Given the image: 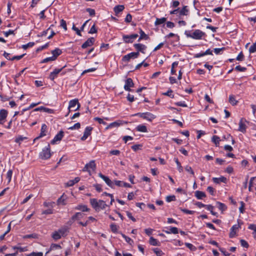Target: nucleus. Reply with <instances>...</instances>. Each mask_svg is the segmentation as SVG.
Wrapping results in <instances>:
<instances>
[{
    "label": "nucleus",
    "instance_id": "nucleus-1",
    "mask_svg": "<svg viewBox=\"0 0 256 256\" xmlns=\"http://www.w3.org/2000/svg\"><path fill=\"white\" fill-rule=\"evenodd\" d=\"M184 34L188 38H191L196 40H202L206 36L205 32L198 29L194 30H186L184 32Z\"/></svg>",
    "mask_w": 256,
    "mask_h": 256
},
{
    "label": "nucleus",
    "instance_id": "nucleus-2",
    "mask_svg": "<svg viewBox=\"0 0 256 256\" xmlns=\"http://www.w3.org/2000/svg\"><path fill=\"white\" fill-rule=\"evenodd\" d=\"M90 204L96 211H100L102 210L105 209L108 206L104 201L102 200H98L96 198L90 199Z\"/></svg>",
    "mask_w": 256,
    "mask_h": 256
},
{
    "label": "nucleus",
    "instance_id": "nucleus-3",
    "mask_svg": "<svg viewBox=\"0 0 256 256\" xmlns=\"http://www.w3.org/2000/svg\"><path fill=\"white\" fill-rule=\"evenodd\" d=\"M51 156L50 148V146H48L44 148L42 152L40 154V157L43 160H47Z\"/></svg>",
    "mask_w": 256,
    "mask_h": 256
},
{
    "label": "nucleus",
    "instance_id": "nucleus-4",
    "mask_svg": "<svg viewBox=\"0 0 256 256\" xmlns=\"http://www.w3.org/2000/svg\"><path fill=\"white\" fill-rule=\"evenodd\" d=\"M136 116H139L143 119L146 120L149 122H152L156 118V116L154 114L148 112L144 113H138L136 114Z\"/></svg>",
    "mask_w": 256,
    "mask_h": 256
},
{
    "label": "nucleus",
    "instance_id": "nucleus-5",
    "mask_svg": "<svg viewBox=\"0 0 256 256\" xmlns=\"http://www.w3.org/2000/svg\"><path fill=\"white\" fill-rule=\"evenodd\" d=\"M96 168L95 162L94 160H91L89 163L86 164L84 168L82 170L84 172H88L90 173V170H94Z\"/></svg>",
    "mask_w": 256,
    "mask_h": 256
},
{
    "label": "nucleus",
    "instance_id": "nucleus-6",
    "mask_svg": "<svg viewBox=\"0 0 256 256\" xmlns=\"http://www.w3.org/2000/svg\"><path fill=\"white\" fill-rule=\"evenodd\" d=\"M139 56L138 52H132L124 56L122 58V60L124 62H127L130 61V58H134L138 57Z\"/></svg>",
    "mask_w": 256,
    "mask_h": 256
},
{
    "label": "nucleus",
    "instance_id": "nucleus-7",
    "mask_svg": "<svg viewBox=\"0 0 256 256\" xmlns=\"http://www.w3.org/2000/svg\"><path fill=\"white\" fill-rule=\"evenodd\" d=\"M76 105L78 106L77 108L74 110H78L80 108V104H79L78 100L77 99H74L70 100L68 106L69 112L70 110V109L74 108Z\"/></svg>",
    "mask_w": 256,
    "mask_h": 256
},
{
    "label": "nucleus",
    "instance_id": "nucleus-8",
    "mask_svg": "<svg viewBox=\"0 0 256 256\" xmlns=\"http://www.w3.org/2000/svg\"><path fill=\"white\" fill-rule=\"evenodd\" d=\"M138 37V34H132L131 35H124L123 36L124 40L126 43L132 42L134 40Z\"/></svg>",
    "mask_w": 256,
    "mask_h": 256
},
{
    "label": "nucleus",
    "instance_id": "nucleus-9",
    "mask_svg": "<svg viewBox=\"0 0 256 256\" xmlns=\"http://www.w3.org/2000/svg\"><path fill=\"white\" fill-rule=\"evenodd\" d=\"M66 67V66L62 68H56L54 70L50 72L49 76V78L52 80H54L57 77L58 74L64 68Z\"/></svg>",
    "mask_w": 256,
    "mask_h": 256
},
{
    "label": "nucleus",
    "instance_id": "nucleus-10",
    "mask_svg": "<svg viewBox=\"0 0 256 256\" xmlns=\"http://www.w3.org/2000/svg\"><path fill=\"white\" fill-rule=\"evenodd\" d=\"M98 176L102 178L109 186L112 188L114 187V182H112L108 177L103 175L101 173L98 174Z\"/></svg>",
    "mask_w": 256,
    "mask_h": 256
},
{
    "label": "nucleus",
    "instance_id": "nucleus-11",
    "mask_svg": "<svg viewBox=\"0 0 256 256\" xmlns=\"http://www.w3.org/2000/svg\"><path fill=\"white\" fill-rule=\"evenodd\" d=\"M134 86L133 81L131 78H128L125 82L124 88L126 90L130 91V88H132Z\"/></svg>",
    "mask_w": 256,
    "mask_h": 256
},
{
    "label": "nucleus",
    "instance_id": "nucleus-12",
    "mask_svg": "<svg viewBox=\"0 0 256 256\" xmlns=\"http://www.w3.org/2000/svg\"><path fill=\"white\" fill-rule=\"evenodd\" d=\"M8 114V112L6 110H0V124H3L4 123Z\"/></svg>",
    "mask_w": 256,
    "mask_h": 256
},
{
    "label": "nucleus",
    "instance_id": "nucleus-13",
    "mask_svg": "<svg viewBox=\"0 0 256 256\" xmlns=\"http://www.w3.org/2000/svg\"><path fill=\"white\" fill-rule=\"evenodd\" d=\"M92 130V128L90 126H87L84 132L83 136L81 138L82 140H85L91 134V132Z\"/></svg>",
    "mask_w": 256,
    "mask_h": 256
},
{
    "label": "nucleus",
    "instance_id": "nucleus-14",
    "mask_svg": "<svg viewBox=\"0 0 256 256\" xmlns=\"http://www.w3.org/2000/svg\"><path fill=\"white\" fill-rule=\"evenodd\" d=\"M64 132L62 130L60 131L52 140L51 144H54L56 142L60 141L64 137Z\"/></svg>",
    "mask_w": 256,
    "mask_h": 256
},
{
    "label": "nucleus",
    "instance_id": "nucleus-15",
    "mask_svg": "<svg viewBox=\"0 0 256 256\" xmlns=\"http://www.w3.org/2000/svg\"><path fill=\"white\" fill-rule=\"evenodd\" d=\"M47 130V126L46 124H43L42 126L41 130H40V136L36 138L34 141H36L37 140H38L40 138L44 136H46V132Z\"/></svg>",
    "mask_w": 256,
    "mask_h": 256
},
{
    "label": "nucleus",
    "instance_id": "nucleus-16",
    "mask_svg": "<svg viewBox=\"0 0 256 256\" xmlns=\"http://www.w3.org/2000/svg\"><path fill=\"white\" fill-rule=\"evenodd\" d=\"M94 42V38H88L82 46V48H86L88 46H92Z\"/></svg>",
    "mask_w": 256,
    "mask_h": 256
},
{
    "label": "nucleus",
    "instance_id": "nucleus-17",
    "mask_svg": "<svg viewBox=\"0 0 256 256\" xmlns=\"http://www.w3.org/2000/svg\"><path fill=\"white\" fill-rule=\"evenodd\" d=\"M134 47L142 53H144V50L146 48V46L141 44H134Z\"/></svg>",
    "mask_w": 256,
    "mask_h": 256
},
{
    "label": "nucleus",
    "instance_id": "nucleus-18",
    "mask_svg": "<svg viewBox=\"0 0 256 256\" xmlns=\"http://www.w3.org/2000/svg\"><path fill=\"white\" fill-rule=\"evenodd\" d=\"M74 209L82 212H89L90 210V209L86 205L84 204H78L74 208Z\"/></svg>",
    "mask_w": 256,
    "mask_h": 256
},
{
    "label": "nucleus",
    "instance_id": "nucleus-19",
    "mask_svg": "<svg viewBox=\"0 0 256 256\" xmlns=\"http://www.w3.org/2000/svg\"><path fill=\"white\" fill-rule=\"evenodd\" d=\"M213 182L216 184H220V182L226 183L227 179L226 177L222 176L220 178H213Z\"/></svg>",
    "mask_w": 256,
    "mask_h": 256
},
{
    "label": "nucleus",
    "instance_id": "nucleus-20",
    "mask_svg": "<svg viewBox=\"0 0 256 256\" xmlns=\"http://www.w3.org/2000/svg\"><path fill=\"white\" fill-rule=\"evenodd\" d=\"M80 180L79 177L76 178L74 180H70L65 184L66 186L69 187L74 186L75 184L78 183Z\"/></svg>",
    "mask_w": 256,
    "mask_h": 256
},
{
    "label": "nucleus",
    "instance_id": "nucleus-21",
    "mask_svg": "<svg viewBox=\"0 0 256 256\" xmlns=\"http://www.w3.org/2000/svg\"><path fill=\"white\" fill-rule=\"evenodd\" d=\"M238 124H239V127H238V130L240 132H242V133H245L246 132V126L243 122L242 119H241L240 120V122Z\"/></svg>",
    "mask_w": 256,
    "mask_h": 256
},
{
    "label": "nucleus",
    "instance_id": "nucleus-22",
    "mask_svg": "<svg viewBox=\"0 0 256 256\" xmlns=\"http://www.w3.org/2000/svg\"><path fill=\"white\" fill-rule=\"evenodd\" d=\"M238 228V226L236 224L230 228V237L234 238L235 236L236 231Z\"/></svg>",
    "mask_w": 256,
    "mask_h": 256
},
{
    "label": "nucleus",
    "instance_id": "nucleus-23",
    "mask_svg": "<svg viewBox=\"0 0 256 256\" xmlns=\"http://www.w3.org/2000/svg\"><path fill=\"white\" fill-rule=\"evenodd\" d=\"M195 196L198 200H202L206 196V194L203 192L197 190L195 192Z\"/></svg>",
    "mask_w": 256,
    "mask_h": 256
},
{
    "label": "nucleus",
    "instance_id": "nucleus-24",
    "mask_svg": "<svg viewBox=\"0 0 256 256\" xmlns=\"http://www.w3.org/2000/svg\"><path fill=\"white\" fill-rule=\"evenodd\" d=\"M136 130L137 131L142 132H148L147 128L146 126L144 124H140L138 125L136 127Z\"/></svg>",
    "mask_w": 256,
    "mask_h": 256
},
{
    "label": "nucleus",
    "instance_id": "nucleus-25",
    "mask_svg": "<svg viewBox=\"0 0 256 256\" xmlns=\"http://www.w3.org/2000/svg\"><path fill=\"white\" fill-rule=\"evenodd\" d=\"M124 8V5H118L114 8V10L116 14H118L120 12H122Z\"/></svg>",
    "mask_w": 256,
    "mask_h": 256
},
{
    "label": "nucleus",
    "instance_id": "nucleus-26",
    "mask_svg": "<svg viewBox=\"0 0 256 256\" xmlns=\"http://www.w3.org/2000/svg\"><path fill=\"white\" fill-rule=\"evenodd\" d=\"M84 216V214L81 212H76L72 217V219L73 220H80L83 218Z\"/></svg>",
    "mask_w": 256,
    "mask_h": 256
},
{
    "label": "nucleus",
    "instance_id": "nucleus-27",
    "mask_svg": "<svg viewBox=\"0 0 256 256\" xmlns=\"http://www.w3.org/2000/svg\"><path fill=\"white\" fill-rule=\"evenodd\" d=\"M62 53V50L58 48H56V49L52 51V56H55L56 60V59L57 57L59 56Z\"/></svg>",
    "mask_w": 256,
    "mask_h": 256
},
{
    "label": "nucleus",
    "instance_id": "nucleus-28",
    "mask_svg": "<svg viewBox=\"0 0 256 256\" xmlns=\"http://www.w3.org/2000/svg\"><path fill=\"white\" fill-rule=\"evenodd\" d=\"M164 232L168 234H177L178 232V230L176 227H170L169 230H164Z\"/></svg>",
    "mask_w": 256,
    "mask_h": 256
},
{
    "label": "nucleus",
    "instance_id": "nucleus-29",
    "mask_svg": "<svg viewBox=\"0 0 256 256\" xmlns=\"http://www.w3.org/2000/svg\"><path fill=\"white\" fill-rule=\"evenodd\" d=\"M150 244L154 246H159L160 242L156 238L153 237H150Z\"/></svg>",
    "mask_w": 256,
    "mask_h": 256
},
{
    "label": "nucleus",
    "instance_id": "nucleus-30",
    "mask_svg": "<svg viewBox=\"0 0 256 256\" xmlns=\"http://www.w3.org/2000/svg\"><path fill=\"white\" fill-rule=\"evenodd\" d=\"M12 248L14 250H16V251H19L20 252H26L28 250V248L26 246L21 247L18 246H14L12 247Z\"/></svg>",
    "mask_w": 256,
    "mask_h": 256
},
{
    "label": "nucleus",
    "instance_id": "nucleus-31",
    "mask_svg": "<svg viewBox=\"0 0 256 256\" xmlns=\"http://www.w3.org/2000/svg\"><path fill=\"white\" fill-rule=\"evenodd\" d=\"M140 36L138 38V41H140L141 40H142V39H144V40H148L149 37L142 30H140Z\"/></svg>",
    "mask_w": 256,
    "mask_h": 256
},
{
    "label": "nucleus",
    "instance_id": "nucleus-32",
    "mask_svg": "<svg viewBox=\"0 0 256 256\" xmlns=\"http://www.w3.org/2000/svg\"><path fill=\"white\" fill-rule=\"evenodd\" d=\"M216 206L220 210H222V212L225 210L226 209V206L220 202H216Z\"/></svg>",
    "mask_w": 256,
    "mask_h": 256
},
{
    "label": "nucleus",
    "instance_id": "nucleus-33",
    "mask_svg": "<svg viewBox=\"0 0 256 256\" xmlns=\"http://www.w3.org/2000/svg\"><path fill=\"white\" fill-rule=\"evenodd\" d=\"M220 140V137L217 136H214L212 138V142L214 143L216 146H218Z\"/></svg>",
    "mask_w": 256,
    "mask_h": 256
},
{
    "label": "nucleus",
    "instance_id": "nucleus-34",
    "mask_svg": "<svg viewBox=\"0 0 256 256\" xmlns=\"http://www.w3.org/2000/svg\"><path fill=\"white\" fill-rule=\"evenodd\" d=\"M187 8V6H184L182 10H180V16L188 15V10Z\"/></svg>",
    "mask_w": 256,
    "mask_h": 256
},
{
    "label": "nucleus",
    "instance_id": "nucleus-35",
    "mask_svg": "<svg viewBox=\"0 0 256 256\" xmlns=\"http://www.w3.org/2000/svg\"><path fill=\"white\" fill-rule=\"evenodd\" d=\"M65 200L66 198L64 195H62L60 198H58L57 201L58 204L59 205H65L66 204Z\"/></svg>",
    "mask_w": 256,
    "mask_h": 256
},
{
    "label": "nucleus",
    "instance_id": "nucleus-36",
    "mask_svg": "<svg viewBox=\"0 0 256 256\" xmlns=\"http://www.w3.org/2000/svg\"><path fill=\"white\" fill-rule=\"evenodd\" d=\"M229 102L233 106L236 105L238 101L236 100L235 97L233 95H230L229 96Z\"/></svg>",
    "mask_w": 256,
    "mask_h": 256
},
{
    "label": "nucleus",
    "instance_id": "nucleus-37",
    "mask_svg": "<svg viewBox=\"0 0 256 256\" xmlns=\"http://www.w3.org/2000/svg\"><path fill=\"white\" fill-rule=\"evenodd\" d=\"M50 15H54V16L58 14V11L54 8L50 7L47 9Z\"/></svg>",
    "mask_w": 256,
    "mask_h": 256
},
{
    "label": "nucleus",
    "instance_id": "nucleus-38",
    "mask_svg": "<svg viewBox=\"0 0 256 256\" xmlns=\"http://www.w3.org/2000/svg\"><path fill=\"white\" fill-rule=\"evenodd\" d=\"M122 124V121L118 120L110 124V126L113 127H118Z\"/></svg>",
    "mask_w": 256,
    "mask_h": 256
},
{
    "label": "nucleus",
    "instance_id": "nucleus-39",
    "mask_svg": "<svg viewBox=\"0 0 256 256\" xmlns=\"http://www.w3.org/2000/svg\"><path fill=\"white\" fill-rule=\"evenodd\" d=\"M122 234V238H124L128 244H130V245H132V244L134 243V241L129 237L126 236L125 234Z\"/></svg>",
    "mask_w": 256,
    "mask_h": 256
},
{
    "label": "nucleus",
    "instance_id": "nucleus-40",
    "mask_svg": "<svg viewBox=\"0 0 256 256\" xmlns=\"http://www.w3.org/2000/svg\"><path fill=\"white\" fill-rule=\"evenodd\" d=\"M166 21V18L162 17L161 18H157L155 22V24L156 25L164 23Z\"/></svg>",
    "mask_w": 256,
    "mask_h": 256
},
{
    "label": "nucleus",
    "instance_id": "nucleus-41",
    "mask_svg": "<svg viewBox=\"0 0 256 256\" xmlns=\"http://www.w3.org/2000/svg\"><path fill=\"white\" fill-rule=\"evenodd\" d=\"M174 161H175L176 163V164L178 169V170L179 171V172H182L183 170V168L181 166L180 162L178 161V159L177 158H175Z\"/></svg>",
    "mask_w": 256,
    "mask_h": 256
},
{
    "label": "nucleus",
    "instance_id": "nucleus-42",
    "mask_svg": "<svg viewBox=\"0 0 256 256\" xmlns=\"http://www.w3.org/2000/svg\"><path fill=\"white\" fill-rule=\"evenodd\" d=\"M62 248L60 245L56 244H51L50 247V250H59L60 249Z\"/></svg>",
    "mask_w": 256,
    "mask_h": 256
},
{
    "label": "nucleus",
    "instance_id": "nucleus-43",
    "mask_svg": "<svg viewBox=\"0 0 256 256\" xmlns=\"http://www.w3.org/2000/svg\"><path fill=\"white\" fill-rule=\"evenodd\" d=\"M56 60V58H55V56H50V57H48V58H46L44 59L42 61V63H46V62H50V61H54Z\"/></svg>",
    "mask_w": 256,
    "mask_h": 256
},
{
    "label": "nucleus",
    "instance_id": "nucleus-44",
    "mask_svg": "<svg viewBox=\"0 0 256 256\" xmlns=\"http://www.w3.org/2000/svg\"><path fill=\"white\" fill-rule=\"evenodd\" d=\"M26 139V137L22 136H18L16 138L15 142L16 143L20 144V142L23 141L24 140Z\"/></svg>",
    "mask_w": 256,
    "mask_h": 256
},
{
    "label": "nucleus",
    "instance_id": "nucleus-45",
    "mask_svg": "<svg viewBox=\"0 0 256 256\" xmlns=\"http://www.w3.org/2000/svg\"><path fill=\"white\" fill-rule=\"evenodd\" d=\"M249 52L250 53H254L256 52V42L250 46Z\"/></svg>",
    "mask_w": 256,
    "mask_h": 256
},
{
    "label": "nucleus",
    "instance_id": "nucleus-46",
    "mask_svg": "<svg viewBox=\"0 0 256 256\" xmlns=\"http://www.w3.org/2000/svg\"><path fill=\"white\" fill-rule=\"evenodd\" d=\"M52 238L54 240H58L61 238L58 232L57 231L54 232L52 234Z\"/></svg>",
    "mask_w": 256,
    "mask_h": 256
},
{
    "label": "nucleus",
    "instance_id": "nucleus-47",
    "mask_svg": "<svg viewBox=\"0 0 256 256\" xmlns=\"http://www.w3.org/2000/svg\"><path fill=\"white\" fill-rule=\"evenodd\" d=\"M172 90L171 89H169L167 92L163 93L164 96H168L171 98H174V94H172Z\"/></svg>",
    "mask_w": 256,
    "mask_h": 256
},
{
    "label": "nucleus",
    "instance_id": "nucleus-48",
    "mask_svg": "<svg viewBox=\"0 0 256 256\" xmlns=\"http://www.w3.org/2000/svg\"><path fill=\"white\" fill-rule=\"evenodd\" d=\"M12 171L11 170H8L6 174V178L8 180V182H10L11 181L12 176Z\"/></svg>",
    "mask_w": 256,
    "mask_h": 256
},
{
    "label": "nucleus",
    "instance_id": "nucleus-49",
    "mask_svg": "<svg viewBox=\"0 0 256 256\" xmlns=\"http://www.w3.org/2000/svg\"><path fill=\"white\" fill-rule=\"evenodd\" d=\"M26 256H43V253L42 252H32L27 254Z\"/></svg>",
    "mask_w": 256,
    "mask_h": 256
},
{
    "label": "nucleus",
    "instance_id": "nucleus-50",
    "mask_svg": "<svg viewBox=\"0 0 256 256\" xmlns=\"http://www.w3.org/2000/svg\"><path fill=\"white\" fill-rule=\"evenodd\" d=\"M34 42H30L26 44L22 45V48L26 50L28 48L33 46H34Z\"/></svg>",
    "mask_w": 256,
    "mask_h": 256
},
{
    "label": "nucleus",
    "instance_id": "nucleus-51",
    "mask_svg": "<svg viewBox=\"0 0 256 256\" xmlns=\"http://www.w3.org/2000/svg\"><path fill=\"white\" fill-rule=\"evenodd\" d=\"M110 228L113 232H116L118 230V227L116 224H110Z\"/></svg>",
    "mask_w": 256,
    "mask_h": 256
},
{
    "label": "nucleus",
    "instance_id": "nucleus-52",
    "mask_svg": "<svg viewBox=\"0 0 256 256\" xmlns=\"http://www.w3.org/2000/svg\"><path fill=\"white\" fill-rule=\"evenodd\" d=\"M80 123L77 122L76 124H74L73 126L70 127L68 128V130H75V129H78L80 128Z\"/></svg>",
    "mask_w": 256,
    "mask_h": 256
},
{
    "label": "nucleus",
    "instance_id": "nucleus-53",
    "mask_svg": "<svg viewBox=\"0 0 256 256\" xmlns=\"http://www.w3.org/2000/svg\"><path fill=\"white\" fill-rule=\"evenodd\" d=\"M176 200V197L174 196H169L166 197V201L168 202L172 201H174Z\"/></svg>",
    "mask_w": 256,
    "mask_h": 256
},
{
    "label": "nucleus",
    "instance_id": "nucleus-54",
    "mask_svg": "<svg viewBox=\"0 0 256 256\" xmlns=\"http://www.w3.org/2000/svg\"><path fill=\"white\" fill-rule=\"evenodd\" d=\"M94 120L95 121H97L100 124H103L104 125L106 124V122L104 121V120L102 119L101 118H98V117L94 118Z\"/></svg>",
    "mask_w": 256,
    "mask_h": 256
},
{
    "label": "nucleus",
    "instance_id": "nucleus-55",
    "mask_svg": "<svg viewBox=\"0 0 256 256\" xmlns=\"http://www.w3.org/2000/svg\"><path fill=\"white\" fill-rule=\"evenodd\" d=\"M240 242L241 246H243L244 248H248L249 245H248V243L247 242H246L245 240H240Z\"/></svg>",
    "mask_w": 256,
    "mask_h": 256
},
{
    "label": "nucleus",
    "instance_id": "nucleus-56",
    "mask_svg": "<svg viewBox=\"0 0 256 256\" xmlns=\"http://www.w3.org/2000/svg\"><path fill=\"white\" fill-rule=\"evenodd\" d=\"M255 178H256L255 177H252L250 179V182H249V187H248V190L250 192L252 191V184H253L254 180Z\"/></svg>",
    "mask_w": 256,
    "mask_h": 256
},
{
    "label": "nucleus",
    "instance_id": "nucleus-57",
    "mask_svg": "<svg viewBox=\"0 0 256 256\" xmlns=\"http://www.w3.org/2000/svg\"><path fill=\"white\" fill-rule=\"evenodd\" d=\"M180 209L182 212H183L184 213H186V214H192L194 212V211L188 210L186 209H184V208H180Z\"/></svg>",
    "mask_w": 256,
    "mask_h": 256
},
{
    "label": "nucleus",
    "instance_id": "nucleus-58",
    "mask_svg": "<svg viewBox=\"0 0 256 256\" xmlns=\"http://www.w3.org/2000/svg\"><path fill=\"white\" fill-rule=\"evenodd\" d=\"M244 58V56L242 52H240L237 56L236 60L239 61H242Z\"/></svg>",
    "mask_w": 256,
    "mask_h": 256
},
{
    "label": "nucleus",
    "instance_id": "nucleus-59",
    "mask_svg": "<svg viewBox=\"0 0 256 256\" xmlns=\"http://www.w3.org/2000/svg\"><path fill=\"white\" fill-rule=\"evenodd\" d=\"M185 170L186 172L190 173L192 175H194V172L190 166H186Z\"/></svg>",
    "mask_w": 256,
    "mask_h": 256
},
{
    "label": "nucleus",
    "instance_id": "nucleus-60",
    "mask_svg": "<svg viewBox=\"0 0 256 256\" xmlns=\"http://www.w3.org/2000/svg\"><path fill=\"white\" fill-rule=\"evenodd\" d=\"M154 252L156 253L157 256H162V255L164 254L163 252L158 248H155L154 250Z\"/></svg>",
    "mask_w": 256,
    "mask_h": 256
},
{
    "label": "nucleus",
    "instance_id": "nucleus-61",
    "mask_svg": "<svg viewBox=\"0 0 256 256\" xmlns=\"http://www.w3.org/2000/svg\"><path fill=\"white\" fill-rule=\"evenodd\" d=\"M86 11L88 12L90 16H92L93 15L95 14V10L94 9L90 8H88L86 9Z\"/></svg>",
    "mask_w": 256,
    "mask_h": 256
},
{
    "label": "nucleus",
    "instance_id": "nucleus-62",
    "mask_svg": "<svg viewBox=\"0 0 256 256\" xmlns=\"http://www.w3.org/2000/svg\"><path fill=\"white\" fill-rule=\"evenodd\" d=\"M43 111L48 114H53L54 112L53 110L45 107H44Z\"/></svg>",
    "mask_w": 256,
    "mask_h": 256
},
{
    "label": "nucleus",
    "instance_id": "nucleus-63",
    "mask_svg": "<svg viewBox=\"0 0 256 256\" xmlns=\"http://www.w3.org/2000/svg\"><path fill=\"white\" fill-rule=\"evenodd\" d=\"M57 232L59 234L60 236L62 237V236H63L64 234L66 232V228H61V229L58 230Z\"/></svg>",
    "mask_w": 256,
    "mask_h": 256
},
{
    "label": "nucleus",
    "instance_id": "nucleus-64",
    "mask_svg": "<svg viewBox=\"0 0 256 256\" xmlns=\"http://www.w3.org/2000/svg\"><path fill=\"white\" fill-rule=\"evenodd\" d=\"M110 154L112 155H119L120 154V151L119 150H110Z\"/></svg>",
    "mask_w": 256,
    "mask_h": 256
}]
</instances>
